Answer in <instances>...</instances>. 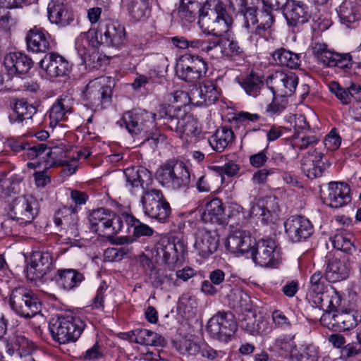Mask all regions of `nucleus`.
Listing matches in <instances>:
<instances>
[{
  "label": "nucleus",
  "instance_id": "nucleus-9",
  "mask_svg": "<svg viewBox=\"0 0 361 361\" xmlns=\"http://www.w3.org/2000/svg\"><path fill=\"white\" fill-rule=\"evenodd\" d=\"M111 93L105 78H95L88 82L82 92L85 105L94 111L101 110L110 104Z\"/></svg>",
  "mask_w": 361,
  "mask_h": 361
},
{
  "label": "nucleus",
  "instance_id": "nucleus-17",
  "mask_svg": "<svg viewBox=\"0 0 361 361\" xmlns=\"http://www.w3.org/2000/svg\"><path fill=\"white\" fill-rule=\"evenodd\" d=\"M294 128V134L290 139V144L294 149L302 151L319 143V136L311 132L305 117L298 118Z\"/></svg>",
  "mask_w": 361,
  "mask_h": 361
},
{
  "label": "nucleus",
  "instance_id": "nucleus-55",
  "mask_svg": "<svg viewBox=\"0 0 361 361\" xmlns=\"http://www.w3.org/2000/svg\"><path fill=\"white\" fill-rule=\"evenodd\" d=\"M329 89L342 104L347 105L351 102V93L346 88L341 87L338 82H331L329 85Z\"/></svg>",
  "mask_w": 361,
  "mask_h": 361
},
{
  "label": "nucleus",
  "instance_id": "nucleus-60",
  "mask_svg": "<svg viewBox=\"0 0 361 361\" xmlns=\"http://www.w3.org/2000/svg\"><path fill=\"white\" fill-rule=\"evenodd\" d=\"M200 354L204 358L209 361H213L217 358H222L226 355L224 350H216L209 346L207 343H202V347Z\"/></svg>",
  "mask_w": 361,
  "mask_h": 361
},
{
  "label": "nucleus",
  "instance_id": "nucleus-41",
  "mask_svg": "<svg viewBox=\"0 0 361 361\" xmlns=\"http://www.w3.org/2000/svg\"><path fill=\"white\" fill-rule=\"evenodd\" d=\"M123 2L131 20L140 22L149 16V0H123Z\"/></svg>",
  "mask_w": 361,
  "mask_h": 361
},
{
  "label": "nucleus",
  "instance_id": "nucleus-7",
  "mask_svg": "<svg viewBox=\"0 0 361 361\" xmlns=\"http://www.w3.org/2000/svg\"><path fill=\"white\" fill-rule=\"evenodd\" d=\"M123 213L121 215L106 208H99L89 215L91 230L103 236H110L123 229Z\"/></svg>",
  "mask_w": 361,
  "mask_h": 361
},
{
  "label": "nucleus",
  "instance_id": "nucleus-42",
  "mask_svg": "<svg viewBox=\"0 0 361 361\" xmlns=\"http://www.w3.org/2000/svg\"><path fill=\"white\" fill-rule=\"evenodd\" d=\"M202 219L207 223L223 224L225 221L224 208L219 198H213L208 202L202 214Z\"/></svg>",
  "mask_w": 361,
  "mask_h": 361
},
{
  "label": "nucleus",
  "instance_id": "nucleus-51",
  "mask_svg": "<svg viewBox=\"0 0 361 361\" xmlns=\"http://www.w3.org/2000/svg\"><path fill=\"white\" fill-rule=\"evenodd\" d=\"M353 236L350 233L341 231L336 233L332 239V245L335 249L348 254H352L355 250L353 243Z\"/></svg>",
  "mask_w": 361,
  "mask_h": 361
},
{
  "label": "nucleus",
  "instance_id": "nucleus-36",
  "mask_svg": "<svg viewBox=\"0 0 361 361\" xmlns=\"http://www.w3.org/2000/svg\"><path fill=\"white\" fill-rule=\"evenodd\" d=\"M194 98H198L196 103L200 105L209 106L218 100L219 90L216 83L212 80H205L192 94Z\"/></svg>",
  "mask_w": 361,
  "mask_h": 361
},
{
  "label": "nucleus",
  "instance_id": "nucleus-30",
  "mask_svg": "<svg viewBox=\"0 0 361 361\" xmlns=\"http://www.w3.org/2000/svg\"><path fill=\"white\" fill-rule=\"evenodd\" d=\"M47 11L50 22L62 27L71 24L74 20L73 13L70 7L59 1H50Z\"/></svg>",
  "mask_w": 361,
  "mask_h": 361
},
{
  "label": "nucleus",
  "instance_id": "nucleus-46",
  "mask_svg": "<svg viewBox=\"0 0 361 361\" xmlns=\"http://www.w3.org/2000/svg\"><path fill=\"white\" fill-rule=\"evenodd\" d=\"M271 56L276 64L291 69H296L301 64V56L300 54L294 53L284 48L275 50Z\"/></svg>",
  "mask_w": 361,
  "mask_h": 361
},
{
  "label": "nucleus",
  "instance_id": "nucleus-22",
  "mask_svg": "<svg viewBox=\"0 0 361 361\" xmlns=\"http://www.w3.org/2000/svg\"><path fill=\"white\" fill-rule=\"evenodd\" d=\"M27 49L33 53H44L55 47L49 33L42 27L35 26L26 35Z\"/></svg>",
  "mask_w": 361,
  "mask_h": 361
},
{
  "label": "nucleus",
  "instance_id": "nucleus-45",
  "mask_svg": "<svg viewBox=\"0 0 361 361\" xmlns=\"http://www.w3.org/2000/svg\"><path fill=\"white\" fill-rule=\"evenodd\" d=\"M240 326L250 334H261L267 330L268 322L261 314L249 312L241 322Z\"/></svg>",
  "mask_w": 361,
  "mask_h": 361
},
{
  "label": "nucleus",
  "instance_id": "nucleus-58",
  "mask_svg": "<svg viewBox=\"0 0 361 361\" xmlns=\"http://www.w3.org/2000/svg\"><path fill=\"white\" fill-rule=\"evenodd\" d=\"M295 335H282L276 338V346L280 350L290 354L291 356L296 349V343L294 341Z\"/></svg>",
  "mask_w": 361,
  "mask_h": 361
},
{
  "label": "nucleus",
  "instance_id": "nucleus-54",
  "mask_svg": "<svg viewBox=\"0 0 361 361\" xmlns=\"http://www.w3.org/2000/svg\"><path fill=\"white\" fill-rule=\"evenodd\" d=\"M14 111L17 114V120L19 122H23V121L31 119L32 116L37 112V109L26 101L20 99L15 103Z\"/></svg>",
  "mask_w": 361,
  "mask_h": 361
},
{
  "label": "nucleus",
  "instance_id": "nucleus-13",
  "mask_svg": "<svg viewBox=\"0 0 361 361\" xmlns=\"http://www.w3.org/2000/svg\"><path fill=\"white\" fill-rule=\"evenodd\" d=\"M38 203L32 195H21L13 200L10 204L9 216L20 224H28L37 216Z\"/></svg>",
  "mask_w": 361,
  "mask_h": 361
},
{
  "label": "nucleus",
  "instance_id": "nucleus-3",
  "mask_svg": "<svg viewBox=\"0 0 361 361\" xmlns=\"http://www.w3.org/2000/svg\"><path fill=\"white\" fill-rule=\"evenodd\" d=\"M158 114L159 106L155 113L143 109L128 111L118 123L121 126L125 125L126 130L133 136L142 135L145 140H149L154 128L158 124L155 121L162 122V120L158 119Z\"/></svg>",
  "mask_w": 361,
  "mask_h": 361
},
{
  "label": "nucleus",
  "instance_id": "nucleus-23",
  "mask_svg": "<svg viewBox=\"0 0 361 361\" xmlns=\"http://www.w3.org/2000/svg\"><path fill=\"white\" fill-rule=\"evenodd\" d=\"M39 65L49 78L66 76L71 70V66L68 61L56 53L45 55L40 61Z\"/></svg>",
  "mask_w": 361,
  "mask_h": 361
},
{
  "label": "nucleus",
  "instance_id": "nucleus-48",
  "mask_svg": "<svg viewBox=\"0 0 361 361\" xmlns=\"http://www.w3.org/2000/svg\"><path fill=\"white\" fill-rule=\"evenodd\" d=\"M44 151V163L45 169L67 162L66 152L63 146L47 147L45 145Z\"/></svg>",
  "mask_w": 361,
  "mask_h": 361
},
{
  "label": "nucleus",
  "instance_id": "nucleus-11",
  "mask_svg": "<svg viewBox=\"0 0 361 361\" xmlns=\"http://www.w3.org/2000/svg\"><path fill=\"white\" fill-rule=\"evenodd\" d=\"M208 70L207 61L198 55L185 54L176 67V75L182 80L194 83L204 77Z\"/></svg>",
  "mask_w": 361,
  "mask_h": 361
},
{
  "label": "nucleus",
  "instance_id": "nucleus-27",
  "mask_svg": "<svg viewBox=\"0 0 361 361\" xmlns=\"http://www.w3.org/2000/svg\"><path fill=\"white\" fill-rule=\"evenodd\" d=\"M350 269V262L348 257H332L326 266V279L331 283L345 280L349 276Z\"/></svg>",
  "mask_w": 361,
  "mask_h": 361
},
{
  "label": "nucleus",
  "instance_id": "nucleus-64",
  "mask_svg": "<svg viewBox=\"0 0 361 361\" xmlns=\"http://www.w3.org/2000/svg\"><path fill=\"white\" fill-rule=\"evenodd\" d=\"M44 149H45V144L41 143L35 145L33 146H30V144H28V146H27V152L26 155L27 156V158L30 159H42V161L44 162Z\"/></svg>",
  "mask_w": 361,
  "mask_h": 361
},
{
  "label": "nucleus",
  "instance_id": "nucleus-39",
  "mask_svg": "<svg viewBox=\"0 0 361 361\" xmlns=\"http://www.w3.org/2000/svg\"><path fill=\"white\" fill-rule=\"evenodd\" d=\"M333 325L342 331H348L355 327L361 321V314L354 310H336L332 314Z\"/></svg>",
  "mask_w": 361,
  "mask_h": 361
},
{
  "label": "nucleus",
  "instance_id": "nucleus-8",
  "mask_svg": "<svg viewBox=\"0 0 361 361\" xmlns=\"http://www.w3.org/2000/svg\"><path fill=\"white\" fill-rule=\"evenodd\" d=\"M158 179L161 185L173 190H178L188 186L190 174L183 161H170L161 167Z\"/></svg>",
  "mask_w": 361,
  "mask_h": 361
},
{
  "label": "nucleus",
  "instance_id": "nucleus-29",
  "mask_svg": "<svg viewBox=\"0 0 361 361\" xmlns=\"http://www.w3.org/2000/svg\"><path fill=\"white\" fill-rule=\"evenodd\" d=\"M254 240L249 232L235 230L231 233L226 240V247L231 252L235 254L250 253Z\"/></svg>",
  "mask_w": 361,
  "mask_h": 361
},
{
  "label": "nucleus",
  "instance_id": "nucleus-53",
  "mask_svg": "<svg viewBox=\"0 0 361 361\" xmlns=\"http://www.w3.org/2000/svg\"><path fill=\"white\" fill-rule=\"evenodd\" d=\"M295 361H318L319 348L313 344L302 345L297 353L292 355Z\"/></svg>",
  "mask_w": 361,
  "mask_h": 361
},
{
  "label": "nucleus",
  "instance_id": "nucleus-32",
  "mask_svg": "<svg viewBox=\"0 0 361 361\" xmlns=\"http://www.w3.org/2000/svg\"><path fill=\"white\" fill-rule=\"evenodd\" d=\"M100 44L95 30L82 32L75 39V49L82 59L85 61Z\"/></svg>",
  "mask_w": 361,
  "mask_h": 361
},
{
  "label": "nucleus",
  "instance_id": "nucleus-50",
  "mask_svg": "<svg viewBox=\"0 0 361 361\" xmlns=\"http://www.w3.org/2000/svg\"><path fill=\"white\" fill-rule=\"evenodd\" d=\"M239 84L248 95L254 97L259 94L261 89L264 87L261 77L253 72L243 78L239 81Z\"/></svg>",
  "mask_w": 361,
  "mask_h": 361
},
{
  "label": "nucleus",
  "instance_id": "nucleus-37",
  "mask_svg": "<svg viewBox=\"0 0 361 361\" xmlns=\"http://www.w3.org/2000/svg\"><path fill=\"white\" fill-rule=\"evenodd\" d=\"M336 11L343 24L355 23L361 19V4L357 0H344Z\"/></svg>",
  "mask_w": 361,
  "mask_h": 361
},
{
  "label": "nucleus",
  "instance_id": "nucleus-20",
  "mask_svg": "<svg viewBox=\"0 0 361 361\" xmlns=\"http://www.w3.org/2000/svg\"><path fill=\"white\" fill-rule=\"evenodd\" d=\"M219 245V236L215 230L198 229L195 234L194 248L202 258L214 254Z\"/></svg>",
  "mask_w": 361,
  "mask_h": 361
},
{
  "label": "nucleus",
  "instance_id": "nucleus-24",
  "mask_svg": "<svg viewBox=\"0 0 361 361\" xmlns=\"http://www.w3.org/2000/svg\"><path fill=\"white\" fill-rule=\"evenodd\" d=\"M324 200L331 207H342L351 201L350 188L344 182H330L324 193Z\"/></svg>",
  "mask_w": 361,
  "mask_h": 361
},
{
  "label": "nucleus",
  "instance_id": "nucleus-47",
  "mask_svg": "<svg viewBox=\"0 0 361 361\" xmlns=\"http://www.w3.org/2000/svg\"><path fill=\"white\" fill-rule=\"evenodd\" d=\"M153 287L164 290L180 286L178 280L173 274L165 273L161 269L157 268L154 272L149 274L148 278Z\"/></svg>",
  "mask_w": 361,
  "mask_h": 361
},
{
  "label": "nucleus",
  "instance_id": "nucleus-56",
  "mask_svg": "<svg viewBox=\"0 0 361 361\" xmlns=\"http://www.w3.org/2000/svg\"><path fill=\"white\" fill-rule=\"evenodd\" d=\"M328 281L326 277L324 278L322 273L320 271H317L314 273L310 277V291H313L317 293H325L328 288Z\"/></svg>",
  "mask_w": 361,
  "mask_h": 361
},
{
  "label": "nucleus",
  "instance_id": "nucleus-34",
  "mask_svg": "<svg viewBox=\"0 0 361 361\" xmlns=\"http://www.w3.org/2000/svg\"><path fill=\"white\" fill-rule=\"evenodd\" d=\"M73 111V102L68 96L61 97L54 103L49 111L51 127H55L59 122L66 121Z\"/></svg>",
  "mask_w": 361,
  "mask_h": 361
},
{
  "label": "nucleus",
  "instance_id": "nucleus-63",
  "mask_svg": "<svg viewBox=\"0 0 361 361\" xmlns=\"http://www.w3.org/2000/svg\"><path fill=\"white\" fill-rule=\"evenodd\" d=\"M341 138L335 130H331L330 133L326 135L324 144L326 149L330 151L336 150L341 145Z\"/></svg>",
  "mask_w": 361,
  "mask_h": 361
},
{
  "label": "nucleus",
  "instance_id": "nucleus-62",
  "mask_svg": "<svg viewBox=\"0 0 361 361\" xmlns=\"http://www.w3.org/2000/svg\"><path fill=\"white\" fill-rule=\"evenodd\" d=\"M272 320L275 326L283 330L288 329L291 327V323L289 319L281 310H274L272 312Z\"/></svg>",
  "mask_w": 361,
  "mask_h": 361
},
{
  "label": "nucleus",
  "instance_id": "nucleus-57",
  "mask_svg": "<svg viewBox=\"0 0 361 361\" xmlns=\"http://www.w3.org/2000/svg\"><path fill=\"white\" fill-rule=\"evenodd\" d=\"M214 47V40H205L202 39H195L188 40V48L198 50L200 52L207 54L209 57L212 58Z\"/></svg>",
  "mask_w": 361,
  "mask_h": 361
},
{
  "label": "nucleus",
  "instance_id": "nucleus-4",
  "mask_svg": "<svg viewBox=\"0 0 361 361\" xmlns=\"http://www.w3.org/2000/svg\"><path fill=\"white\" fill-rule=\"evenodd\" d=\"M180 114L179 107L166 104L159 105L158 119L162 120L160 125L187 136H195L198 131L197 122L190 116L185 115L180 118Z\"/></svg>",
  "mask_w": 361,
  "mask_h": 361
},
{
  "label": "nucleus",
  "instance_id": "nucleus-21",
  "mask_svg": "<svg viewBox=\"0 0 361 361\" xmlns=\"http://www.w3.org/2000/svg\"><path fill=\"white\" fill-rule=\"evenodd\" d=\"M212 59H226L230 61H243L245 53L238 42L227 38L214 40Z\"/></svg>",
  "mask_w": 361,
  "mask_h": 361
},
{
  "label": "nucleus",
  "instance_id": "nucleus-61",
  "mask_svg": "<svg viewBox=\"0 0 361 361\" xmlns=\"http://www.w3.org/2000/svg\"><path fill=\"white\" fill-rule=\"evenodd\" d=\"M341 358L348 360L361 354V347L357 341L349 343L341 349Z\"/></svg>",
  "mask_w": 361,
  "mask_h": 361
},
{
  "label": "nucleus",
  "instance_id": "nucleus-59",
  "mask_svg": "<svg viewBox=\"0 0 361 361\" xmlns=\"http://www.w3.org/2000/svg\"><path fill=\"white\" fill-rule=\"evenodd\" d=\"M109 288L107 283L104 281L101 282L97 290L96 295L92 300V306L94 309H104V298L106 296V290Z\"/></svg>",
  "mask_w": 361,
  "mask_h": 361
},
{
  "label": "nucleus",
  "instance_id": "nucleus-6",
  "mask_svg": "<svg viewBox=\"0 0 361 361\" xmlns=\"http://www.w3.org/2000/svg\"><path fill=\"white\" fill-rule=\"evenodd\" d=\"M9 305L11 310L21 317L29 319L40 312L41 303L32 290L19 286L10 295Z\"/></svg>",
  "mask_w": 361,
  "mask_h": 361
},
{
  "label": "nucleus",
  "instance_id": "nucleus-31",
  "mask_svg": "<svg viewBox=\"0 0 361 361\" xmlns=\"http://www.w3.org/2000/svg\"><path fill=\"white\" fill-rule=\"evenodd\" d=\"M36 348L35 344L22 334H16L6 341V351L12 356L16 353L19 357L30 355Z\"/></svg>",
  "mask_w": 361,
  "mask_h": 361
},
{
  "label": "nucleus",
  "instance_id": "nucleus-43",
  "mask_svg": "<svg viewBox=\"0 0 361 361\" xmlns=\"http://www.w3.org/2000/svg\"><path fill=\"white\" fill-rule=\"evenodd\" d=\"M131 341L145 345H162L164 339L157 333L146 329H136L128 333Z\"/></svg>",
  "mask_w": 361,
  "mask_h": 361
},
{
  "label": "nucleus",
  "instance_id": "nucleus-35",
  "mask_svg": "<svg viewBox=\"0 0 361 361\" xmlns=\"http://www.w3.org/2000/svg\"><path fill=\"white\" fill-rule=\"evenodd\" d=\"M229 7L235 9L238 6V13L243 18V26L247 30H255V25L258 23L257 6H250L247 0H228Z\"/></svg>",
  "mask_w": 361,
  "mask_h": 361
},
{
  "label": "nucleus",
  "instance_id": "nucleus-18",
  "mask_svg": "<svg viewBox=\"0 0 361 361\" xmlns=\"http://www.w3.org/2000/svg\"><path fill=\"white\" fill-rule=\"evenodd\" d=\"M282 12L287 25L292 28H299L311 18L309 7L302 1H286Z\"/></svg>",
  "mask_w": 361,
  "mask_h": 361
},
{
  "label": "nucleus",
  "instance_id": "nucleus-14",
  "mask_svg": "<svg viewBox=\"0 0 361 361\" xmlns=\"http://www.w3.org/2000/svg\"><path fill=\"white\" fill-rule=\"evenodd\" d=\"M156 255L169 269H173L183 259L185 252L184 243L178 238H162L155 245Z\"/></svg>",
  "mask_w": 361,
  "mask_h": 361
},
{
  "label": "nucleus",
  "instance_id": "nucleus-26",
  "mask_svg": "<svg viewBox=\"0 0 361 361\" xmlns=\"http://www.w3.org/2000/svg\"><path fill=\"white\" fill-rule=\"evenodd\" d=\"M323 157L324 154L316 148L304 155L301 160V169L309 178L322 176L325 170Z\"/></svg>",
  "mask_w": 361,
  "mask_h": 361
},
{
  "label": "nucleus",
  "instance_id": "nucleus-2",
  "mask_svg": "<svg viewBox=\"0 0 361 361\" xmlns=\"http://www.w3.org/2000/svg\"><path fill=\"white\" fill-rule=\"evenodd\" d=\"M233 23L224 4L220 0H207L199 15L198 24L204 33L221 36Z\"/></svg>",
  "mask_w": 361,
  "mask_h": 361
},
{
  "label": "nucleus",
  "instance_id": "nucleus-19",
  "mask_svg": "<svg viewBox=\"0 0 361 361\" xmlns=\"http://www.w3.org/2000/svg\"><path fill=\"white\" fill-rule=\"evenodd\" d=\"M285 231L291 241L300 242L308 238L314 232L310 221L302 216H292L284 223Z\"/></svg>",
  "mask_w": 361,
  "mask_h": 361
},
{
  "label": "nucleus",
  "instance_id": "nucleus-5",
  "mask_svg": "<svg viewBox=\"0 0 361 361\" xmlns=\"http://www.w3.org/2000/svg\"><path fill=\"white\" fill-rule=\"evenodd\" d=\"M85 326V322L79 317L67 315L59 317L50 324L49 329L56 342L66 344L77 341Z\"/></svg>",
  "mask_w": 361,
  "mask_h": 361
},
{
  "label": "nucleus",
  "instance_id": "nucleus-25",
  "mask_svg": "<svg viewBox=\"0 0 361 361\" xmlns=\"http://www.w3.org/2000/svg\"><path fill=\"white\" fill-rule=\"evenodd\" d=\"M77 212L76 207H63L55 213L54 222L56 226L69 233L71 236L77 237L78 235Z\"/></svg>",
  "mask_w": 361,
  "mask_h": 361
},
{
  "label": "nucleus",
  "instance_id": "nucleus-44",
  "mask_svg": "<svg viewBox=\"0 0 361 361\" xmlns=\"http://www.w3.org/2000/svg\"><path fill=\"white\" fill-rule=\"evenodd\" d=\"M52 266V256L48 251H35L30 258V269L43 276L47 274Z\"/></svg>",
  "mask_w": 361,
  "mask_h": 361
},
{
  "label": "nucleus",
  "instance_id": "nucleus-52",
  "mask_svg": "<svg viewBox=\"0 0 361 361\" xmlns=\"http://www.w3.org/2000/svg\"><path fill=\"white\" fill-rule=\"evenodd\" d=\"M272 11V9H267L263 6L258 19L259 24L256 25L255 30L254 31L251 30V32H254L259 35H264L266 31L270 30L275 22V17Z\"/></svg>",
  "mask_w": 361,
  "mask_h": 361
},
{
  "label": "nucleus",
  "instance_id": "nucleus-40",
  "mask_svg": "<svg viewBox=\"0 0 361 361\" xmlns=\"http://www.w3.org/2000/svg\"><path fill=\"white\" fill-rule=\"evenodd\" d=\"M235 139L233 131L230 128L221 127L208 139L211 147L216 152H222Z\"/></svg>",
  "mask_w": 361,
  "mask_h": 361
},
{
  "label": "nucleus",
  "instance_id": "nucleus-38",
  "mask_svg": "<svg viewBox=\"0 0 361 361\" xmlns=\"http://www.w3.org/2000/svg\"><path fill=\"white\" fill-rule=\"evenodd\" d=\"M55 281L59 287L69 290L78 286L85 279L83 274L75 269H59L55 275Z\"/></svg>",
  "mask_w": 361,
  "mask_h": 361
},
{
  "label": "nucleus",
  "instance_id": "nucleus-12",
  "mask_svg": "<svg viewBox=\"0 0 361 361\" xmlns=\"http://www.w3.org/2000/svg\"><path fill=\"white\" fill-rule=\"evenodd\" d=\"M280 248L271 238H262L253 241L250 251L253 261L261 267H274L280 258Z\"/></svg>",
  "mask_w": 361,
  "mask_h": 361
},
{
  "label": "nucleus",
  "instance_id": "nucleus-33",
  "mask_svg": "<svg viewBox=\"0 0 361 361\" xmlns=\"http://www.w3.org/2000/svg\"><path fill=\"white\" fill-rule=\"evenodd\" d=\"M271 82L283 97H288L295 92L298 78L293 73L277 71L271 76Z\"/></svg>",
  "mask_w": 361,
  "mask_h": 361
},
{
  "label": "nucleus",
  "instance_id": "nucleus-28",
  "mask_svg": "<svg viewBox=\"0 0 361 361\" xmlns=\"http://www.w3.org/2000/svg\"><path fill=\"white\" fill-rule=\"evenodd\" d=\"M4 64L10 75L27 73L33 65L30 57L22 52H13L6 54Z\"/></svg>",
  "mask_w": 361,
  "mask_h": 361
},
{
  "label": "nucleus",
  "instance_id": "nucleus-10",
  "mask_svg": "<svg viewBox=\"0 0 361 361\" xmlns=\"http://www.w3.org/2000/svg\"><path fill=\"white\" fill-rule=\"evenodd\" d=\"M237 328L231 312H219L209 319L207 331L211 338L227 343L234 336Z\"/></svg>",
  "mask_w": 361,
  "mask_h": 361
},
{
  "label": "nucleus",
  "instance_id": "nucleus-1",
  "mask_svg": "<svg viewBox=\"0 0 361 361\" xmlns=\"http://www.w3.org/2000/svg\"><path fill=\"white\" fill-rule=\"evenodd\" d=\"M125 175L131 192L139 188L142 191L140 202L144 214L160 223L166 222L171 212V207L162 192L150 186V172L142 167H133L126 169Z\"/></svg>",
  "mask_w": 361,
  "mask_h": 361
},
{
  "label": "nucleus",
  "instance_id": "nucleus-49",
  "mask_svg": "<svg viewBox=\"0 0 361 361\" xmlns=\"http://www.w3.org/2000/svg\"><path fill=\"white\" fill-rule=\"evenodd\" d=\"M122 218L123 225L126 223L128 227L132 228L133 229V235L135 238L150 237L154 233L152 228L141 222L131 214L123 212Z\"/></svg>",
  "mask_w": 361,
  "mask_h": 361
},
{
  "label": "nucleus",
  "instance_id": "nucleus-16",
  "mask_svg": "<svg viewBox=\"0 0 361 361\" xmlns=\"http://www.w3.org/2000/svg\"><path fill=\"white\" fill-rule=\"evenodd\" d=\"M100 44L117 49L122 47L126 41L125 27L118 20H106L100 24Z\"/></svg>",
  "mask_w": 361,
  "mask_h": 361
},
{
  "label": "nucleus",
  "instance_id": "nucleus-15",
  "mask_svg": "<svg viewBox=\"0 0 361 361\" xmlns=\"http://www.w3.org/2000/svg\"><path fill=\"white\" fill-rule=\"evenodd\" d=\"M312 50L317 60L326 66H337L342 69L350 68L352 66V56L349 54H338L332 51L326 44L314 42Z\"/></svg>",
  "mask_w": 361,
  "mask_h": 361
}]
</instances>
